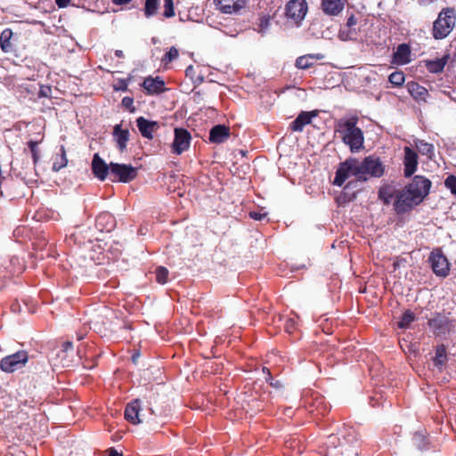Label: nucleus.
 <instances>
[{
	"label": "nucleus",
	"instance_id": "f257e3e1",
	"mask_svg": "<svg viewBox=\"0 0 456 456\" xmlns=\"http://www.w3.org/2000/svg\"><path fill=\"white\" fill-rule=\"evenodd\" d=\"M431 182L422 176L415 175L412 181L396 196L395 208L397 212H405L415 205L420 203L428 194Z\"/></svg>",
	"mask_w": 456,
	"mask_h": 456
},
{
	"label": "nucleus",
	"instance_id": "f03ea898",
	"mask_svg": "<svg viewBox=\"0 0 456 456\" xmlns=\"http://www.w3.org/2000/svg\"><path fill=\"white\" fill-rule=\"evenodd\" d=\"M358 118L351 117L340 119L337 124V132L339 134L344 143L348 145L352 151H357L363 146V134L356 126Z\"/></svg>",
	"mask_w": 456,
	"mask_h": 456
},
{
	"label": "nucleus",
	"instance_id": "7ed1b4c3",
	"mask_svg": "<svg viewBox=\"0 0 456 456\" xmlns=\"http://www.w3.org/2000/svg\"><path fill=\"white\" fill-rule=\"evenodd\" d=\"M354 169L358 171V180L366 181L369 177H380L384 173V167L379 158L370 156L362 161L356 159Z\"/></svg>",
	"mask_w": 456,
	"mask_h": 456
},
{
	"label": "nucleus",
	"instance_id": "20e7f679",
	"mask_svg": "<svg viewBox=\"0 0 456 456\" xmlns=\"http://www.w3.org/2000/svg\"><path fill=\"white\" fill-rule=\"evenodd\" d=\"M455 24L454 11L452 9L443 10L433 26V36L436 39L446 37Z\"/></svg>",
	"mask_w": 456,
	"mask_h": 456
},
{
	"label": "nucleus",
	"instance_id": "39448f33",
	"mask_svg": "<svg viewBox=\"0 0 456 456\" xmlns=\"http://www.w3.org/2000/svg\"><path fill=\"white\" fill-rule=\"evenodd\" d=\"M26 351H19L15 354L4 357L0 362V369L7 373L14 372L21 369L28 362Z\"/></svg>",
	"mask_w": 456,
	"mask_h": 456
},
{
	"label": "nucleus",
	"instance_id": "423d86ee",
	"mask_svg": "<svg viewBox=\"0 0 456 456\" xmlns=\"http://www.w3.org/2000/svg\"><path fill=\"white\" fill-rule=\"evenodd\" d=\"M428 262L436 276L444 278L449 274V262L440 249H435L430 253Z\"/></svg>",
	"mask_w": 456,
	"mask_h": 456
},
{
	"label": "nucleus",
	"instance_id": "0eeeda50",
	"mask_svg": "<svg viewBox=\"0 0 456 456\" xmlns=\"http://www.w3.org/2000/svg\"><path fill=\"white\" fill-rule=\"evenodd\" d=\"M307 3L305 0H291L286 5V16L297 25L305 17Z\"/></svg>",
	"mask_w": 456,
	"mask_h": 456
},
{
	"label": "nucleus",
	"instance_id": "6e6552de",
	"mask_svg": "<svg viewBox=\"0 0 456 456\" xmlns=\"http://www.w3.org/2000/svg\"><path fill=\"white\" fill-rule=\"evenodd\" d=\"M356 164L355 159H350L340 164L338 167L333 183L337 186H342L344 183L351 176L358 180V171L354 166Z\"/></svg>",
	"mask_w": 456,
	"mask_h": 456
},
{
	"label": "nucleus",
	"instance_id": "1a4fd4ad",
	"mask_svg": "<svg viewBox=\"0 0 456 456\" xmlns=\"http://www.w3.org/2000/svg\"><path fill=\"white\" fill-rule=\"evenodd\" d=\"M110 175L118 182L128 183L135 178L137 170L131 165L110 163Z\"/></svg>",
	"mask_w": 456,
	"mask_h": 456
},
{
	"label": "nucleus",
	"instance_id": "9d476101",
	"mask_svg": "<svg viewBox=\"0 0 456 456\" xmlns=\"http://www.w3.org/2000/svg\"><path fill=\"white\" fill-rule=\"evenodd\" d=\"M174 134L175 138L172 143V151L173 153L180 155L189 149L191 136L184 128H175Z\"/></svg>",
	"mask_w": 456,
	"mask_h": 456
},
{
	"label": "nucleus",
	"instance_id": "9b49d317",
	"mask_svg": "<svg viewBox=\"0 0 456 456\" xmlns=\"http://www.w3.org/2000/svg\"><path fill=\"white\" fill-rule=\"evenodd\" d=\"M403 151L404 175L406 177H410L415 173L417 169L418 154L414 150L408 146L404 147Z\"/></svg>",
	"mask_w": 456,
	"mask_h": 456
},
{
	"label": "nucleus",
	"instance_id": "f8f14e48",
	"mask_svg": "<svg viewBox=\"0 0 456 456\" xmlns=\"http://www.w3.org/2000/svg\"><path fill=\"white\" fill-rule=\"evenodd\" d=\"M92 170L96 178L104 181L108 174H110V165L109 166L98 153H95L92 160Z\"/></svg>",
	"mask_w": 456,
	"mask_h": 456
},
{
	"label": "nucleus",
	"instance_id": "ddd939ff",
	"mask_svg": "<svg viewBox=\"0 0 456 456\" xmlns=\"http://www.w3.org/2000/svg\"><path fill=\"white\" fill-rule=\"evenodd\" d=\"M217 8L224 13L232 14L246 5V0H215Z\"/></svg>",
	"mask_w": 456,
	"mask_h": 456
},
{
	"label": "nucleus",
	"instance_id": "4468645a",
	"mask_svg": "<svg viewBox=\"0 0 456 456\" xmlns=\"http://www.w3.org/2000/svg\"><path fill=\"white\" fill-rule=\"evenodd\" d=\"M136 125L141 134L147 139H152L154 133L159 128L157 121L148 120L143 117L136 119Z\"/></svg>",
	"mask_w": 456,
	"mask_h": 456
},
{
	"label": "nucleus",
	"instance_id": "2eb2a0df",
	"mask_svg": "<svg viewBox=\"0 0 456 456\" xmlns=\"http://www.w3.org/2000/svg\"><path fill=\"white\" fill-rule=\"evenodd\" d=\"M429 327L436 335L445 334L451 330L450 320L447 316L436 314L428 321Z\"/></svg>",
	"mask_w": 456,
	"mask_h": 456
},
{
	"label": "nucleus",
	"instance_id": "dca6fc26",
	"mask_svg": "<svg viewBox=\"0 0 456 456\" xmlns=\"http://www.w3.org/2000/svg\"><path fill=\"white\" fill-rule=\"evenodd\" d=\"M141 401L135 399L128 403L125 410V418L130 423L136 425L142 422L141 419Z\"/></svg>",
	"mask_w": 456,
	"mask_h": 456
},
{
	"label": "nucleus",
	"instance_id": "f3484780",
	"mask_svg": "<svg viewBox=\"0 0 456 456\" xmlns=\"http://www.w3.org/2000/svg\"><path fill=\"white\" fill-rule=\"evenodd\" d=\"M230 137V129L224 125H216L209 132V141L213 143H223Z\"/></svg>",
	"mask_w": 456,
	"mask_h": 456
},
{
	"label": "nucleus",
	"instance_id": "a211bd4d",
	"mask_svg": "<svg viewBox=\"0 0 456 456\" xmlns=\"http://www.w3.org/2000/svg\"><path fill=\"white\" fill-rule=\"evenodd\" d=\"M411 49L406 44H401L397 46L393 55V62L397 65H404L409 63L411 59Z\"/></svg>",
	"mask_w": 456,
	"mask_h": 456
},
{
	"label": "nucleus",
	"instance_id": "6ab92c4d",
	"mask_svg": "<svg viewBox=\"0 0 456 456\" xmlns=\"http://www.w3.org/2000/svg\"><path fill=\"white\" fill-rule=\"evenodd\" d=\"M316 114L314 112H301L297 118L291 122L290 128L294 132H302L304 126L311 123L312 118L315 117Z\"/></svg>",
	"mask_w": 456,
	"mask_h": 456
},
{
	"label": "nucleus",
	"instance_id": "aec40b11",
	"mask_svg": "<svg viewBox=\"0 0 456 456\" xmlns=\"http://www.w3.org/2000/svg\"><path fill=\"white\" fill-rule=\"evenodd\" d=\"M345 0H322V11L329 15H337L344 8Z\"/></svg>",
	"mask_w": 456,
	"mask_h": 456
},
{
	"label": "nucleus",
	"instance_id": "412c9836",
	"mask_svg": "<svg viewBox=\"0 0 456 456\" xmlns=\"http://www.w3.org/2000/svg\"><path fill=\"white\" fill-rule=\"evenodd\" d=\"M129 135L128 129H122L121 125H116L114 126L113 136L121 151L126 149V143L129 141Z\"/></svg>",
	"mask_w": 456,
	"mask_h": 456
},
{
	"label": "nucleus",
	"instance_id": "4be33fe9",
	"mask_svg": "<svg viewBox=\"0 0 456 456\" xmlns=\"http://www.w3.org/2000/svg\"><path fill=\"white\" fill-rule=\"evenodd\" d=\"M164 86V81L161 80L159 77H146L143 80L142 87L149 93V94H157L162 91Z\"/></svg>",
	"mask_w": 456,
	"mask_h": 456
},
{
	"label": "nucleus",
	"instance_id": "5701e85b",
	"mask_svg": "<svg viewBox=\"0 0 456 456\" xmlns=\"http://www.w3.org/2000/svg\"><path fill=\"white\" fill-rule=\"evenodd\" d=\"M323 58L322 54H307L300 56L296 60V67L300 69H306L314 65V63Z\"/></svg>",
	"mask_w": 456,
	"mask_h": 456
},
{
	"label": "nucleus",
	"instance_id": "b1692460",
	"mask_svg": "<svg viewBox=\"0 0 456 456\" xmlns=\"http://www.w3.org/2000/svg\"><path fill=\"white\" fill-rule=\"evenodd\" d=\"M96 225L110 232L114 227L113 216L109 213H102L96 218Z\"/></svg>",
	"mask_w": 456,
	"mask_h": 456
},
{
	"label": "nucleus",
	"instance_id": "393cba45",
	"mask_svg": "<svg viewBox=\"0 0 456 456\" xmlns=\"http://www.w3.org/2000/svg\"><path fill=\"white\" fill-rule=\"evenodd\" d=\"M433 361L435 366L441 371L447 362L446 349L444 345L436 347V356Z\"/></svg>",
	"mask_w": 456,
	"mask_h": 456
},
{
	"label": "nucleus",
	"instance_id": "a878e982",
	"mask_svg": "<svg viewBox=\"0 0 456 456\" xmlns=\"http://www.w3.org/2000/svg\"><path fill=\"white\" fill-rule=\"evenodd\" d=\"M414 146L420 154L427 156L428 159H432L434 155L433 144L423 140L416 139L414 140Z\"/></svg>",
	"mask_w": 456,
	"mask_h": 456
},
{
	"label": "nucleus",
	"instance_id": "bb28decb",
	"mask_svg": "<svg viewBox=\"0 0 456 456\" xmlns=\"http://www.w3.org/2000/svg\"><path fill=\"white\" fill-rule=\"evenodd\" d=\"M447 62V57L436 59L435 61H428L427 67L430 72L439 73L441 72Z\"/></svg>",
	"mask_w": 456,
	"mask_h": 456
},
{
	"label": "nucleus",
	"instance_id": "cd10ccee",
	"mask_svg": "<svg viewBox=\"0 0 456 456\" xmlns=\"http://www.w3.org/2000/svg\"><path fill=\"white\" fill-rule=\"evenodd\" d=\"M68 159L66 157V151L63 146L61 147V155L57 156L53 164V170L54 172L60 171L61 168L66 167Z\"/></svg>",
	"mask_w": 456,
	"mask_h": 456
},
{
	"label": "nucleus",
	"instance_id": "c85d7f7f",
	"mask_svg": "<svg viewBox=\"0 0 456 456\" xmlns=\"http://www.w3.org/2000/svg\"><path fill=\"white\" fill-rule=\"evenodd\" d=\"M409 92L413 97L419 99H424L425 95L428 94L425 87L415 83L409 86Z\"/></svg>",
	"mask_w": 456,
	"mask_h": 456
},
{
	"label": "nucleus",
	"instance_id": "c756f323",
	"mask_svg": "<svg viewBox=\"0 0 456 456\" xmlns=\"http://www.w3.org/2000/svg\"><path fill=\"white\" fill-rule=\"evenodd\" d=\"M159 8V0H145L144 14L147 18L153 16Z\"/></svg>",
	"mask_w": 456,
	"mask_h": 456
},
{
	"label": "nucleus",
	"instance_id": "7c9ffc66",
	"mask_svg": "<svg viewBox=\"0 0 456 456\" xmlns=\"http://www.w3.org/2000/svg\"><path fill=\"white\" fill-rule=\"evenodd\" d=\"M156 281L159 284H166L168 279V270L164 266H159L155 271Z\"/></svg>",
	"mask_w": 456,
	"mask_h": 456
},
{
	"label": "nucleus",
	"instance_id": "2f4dec72",
	"mask_svg": "<svg viewBox=\"0 0 456 456\" xmlns=\"http://www.w3.org/2000/svg\"><path fill=\"white\" fill-rule=\"evenodd\" d=\"M11 36H12V32L7 29L3 31V33L1 34L0 45H1V48L4 52H9L11 49V42H10Z\"/></svg>",
	"mask_w": 456,
	"mask_h": 456
},
{
	"label": "nucleus",
	"instance_id": "473e14b6",
	"mask_svg": "<svg viewBox=\"0 0 456 456\" xmlns=\"http://www.w3.org/2000/svg\"><path fill=\"white\" fill-rule=\"evenodd\" d=\"M388 80L392 85L400 86L404 83V75L402 71H395L389 75Z\"/></svg>",
	"mask_w": 456,
	"mask_h": 456
},
{
	"label": "nucleus",
	"instance_id": "72a5a7b5",
	"mask_svg": "<svg viewBox=\"0 0 456 456\" xmlns=\"http://www.w3.org/2000/svg\"><path fill=\"white\" fill-rule=\"evenodd\" d=\"M270 16L269 15H262L259 17L258 19V22H257V31L259 33H265L266 30L269 28L270 27Z\"/></svg>",
	"mask_w": 456,
	"mask_h": 456
},
{
	"label": "nucleus",
	"instance_id": "f704fd0d",
	"mask_svg": "<svg viewBox=\"0 0 456 456\" xmlns=\"http://www.w3.org/2000/svg\"><path fill=\"white\" fill-rule=\"evenodd\" d=\"M414 444L420 450H423L427 447L428 442L426 439V435L423 432H417L413 436Z\"/></svg>",
	"mask_w": 456,
	"mask_h": 456
},
{
	"label": "nucleus",
	"instance_id": "c9c22d12",
	"mask_svg": "<svg viewBox=\"0 0 456 456\" xmlns=\"http://www.w3.org/2000/svg\"><path fill=\"white\" fill-rule=\"evenodd\" d=\"M414 321V314L407 311L403 314L401 321L398 322V327L401 329H406Z\"/></svg>",
	"mask_w": 456,
	"mask_h": 456
},
{
	"label": "nucleus",
	"instance_id": "e433bc0d",
	"mask_svg": "<svg viewBox=\"0 0 456 456\" xmlns=\"http://www.w3.org/2000/svg\"><path fill=\"white\" fill-rule=\"evenodd\" d=\"M166 18H171L175 15L173 0H164V13Z\"/></svg>",
	"mask_w": 456,
	"mask_h": 456
},
{
	"label": "nucleus",
	"instance_id": "4c0bfd02",
	"mask_svg": "<svg viewBox=\"0 0 456 456\" xmlns=\"http://www.w3.org/2000/svg\"><path fill=\"white\" fill-rule=\"evenodd\" d=\"M178 50L175 46H172L169 49V51L165 54L164 58L162 59V61L166 64L169 63L175 60L178 57Z\"/></svg>",
	"mask_w": 456,
	"mask_h": 456
},
{
	"label": "nucleus",
	"instance_id": "58836bf2",
	"mask_svg": "<svg viewBox=\"0 0 456 456\" xmlns=\"http://www.w3.org/2000/svg\"><path fill=\"white\" fill-rule=\"evenodd\" d=\"M263 372L266 373L267 376L265 377V379L267 382H269L270 386H272L274 388H281L282 387L281 383L279 380H274L273 377L271 376V373L269 370L265 367L263 368Z\"/></svg>",
	"mask_w": 456,
	"mask_h": 456
},
{
	"label": "nucleus",
	"instance_id": "ea45409f",
	"mask_svg": "<svg viewBox=\"0 0 456 456\" xmlns=\"http://www.w3.org/2000/svg\"><path fill=\"white\" fill-rule=\"evenodd\" d=\"M445 186L452 191V193L456 195V176L449 175L445 182Z\"/></svg>",
	"mask_w": 456,
	"mask_h": 456
},
{
	"label": "nucleus",
	"instance_id": "a19ab883",
	"mask_svg": "<svg viewBox=\"0 0 456 456\" xmlns=\"http://www.w3.org/2000/svg\"><path fill=\"white\" fill-rule=\"evenodd\" d=\"M50 94H51V87L43 86L40 87L38 95L40 97H48L50 95Z\"/></svg>",
	"mask_w": 456,
	"mask_h": 456
},
{
	"label": "nucleus",
	"instance_id": "79ce46f5",
	"mask_svg": "<svg viewBox=\"0 0 456 456\" xmlns=\"http://www.w3.org/2000/svg\"><path fill=\"white\" fill-rule=\"evenodd\" d=\"M249 216L251 218H253L255 220H263L264 218L266 217V213L252 211L249 213Z\"/></svg>",
	"mask_w": 456,
	"mask_h": 456
},
{
	"label": "nucleus",
	"instance_id": "37998d69",
	"mask_svg": "<svg viewBox=\"0 0 456 456\" xmlns=\"http://www.w3.org/2000/svg\"><path fill=\"white\" fill-rule=\"evenodd\" d=\"M68 354H61V351L57 354V356L61 359V363L62 366H69V361L66 359Z\"/></svg>",
	"mask_w": 456,
	"mask_h": 456
},
{
	"label": "nucleus",
	"instance_id": "c03bdc74",
	"mask_svg": "<svg viewBox=\"0 0 456 456\" xmlns=\"http://www.w3.org/2000/svg\"><path fill=\"white\" fill-rule=\"evenodd\" d=\"M134 100L131 97H124L122 100V104L124 107L129 109L133 106Z\"/></svg>",
	"mask_w": 456,
	"mask_h": 456
},
{
	"label": "nucleus",
	"instance_id": "a18cd8bd",
	"mask_svg": "<svg viewBox=\"0 0 456 456\" xmlns=\"http://www.w3.org/2000/svg\"><path fill=\"white\" fill-rule=\"evenodd\" d=\"M71 350H72V343L71 342H65L62 345V349L61 350V354H68Z\"/></svg>",
	"mask_w": 456,
	"mask_h": 456
},
{
	"label": "nucleus",
	"instance_id": "49530a36",
	"mask_svg": "<svg viewBox=\"0 0 456 456\" xmlns=\"http://www.w3.org/2000/svg\"><path fill=\"white\" fill-rule=\"evenodd\" d=\"M55 2L60 8H64L69 4V0H55Z\"/></svg>",
	"mask_w": 456,
	"mask_h": 456
},
{
	"label": "nucleus",
	"instance_id": "de8ad7c7",
	"mask_svg": "<svg viewBox=\"0 0 456 456\" xmlns=\"http://www.w3.org/2000/svg\"><path fill=\"white\" fill-rule=\"evenodd\" d=\"M356 22H357V20H356L355 17L352 15L347 19L346 24L348 27H352V26H354L356 24Z\"/></svg>",
	"mask_w": 456,
	"mask_h": 456
},
{
	"label": "nucleus",
	"instance_id": "09e8293b",
	"mask_svg": "<svg viewBox=\"0 0 456 456\" xmlns=\"http://www.w3.org/2000/svg\"><path fill=\"white\" fill-rule=\"evenodd\" d=\"M294 327V322L292 320H289L286 323V330L288 332H292V329Z\"/></svg>",
	"mask_w": 456,
	"mask_h": 456
},
{
	"label": "nucleus",
	"instance_id": "8fccbe9b",
	"mask_svg": "<svg viewBox=\"0 0 456 456\" xmlns=\"http://www.w3.org/2000/svg\"><path fill=\"white\" fill-rule=\"evenodd\" d=\"M131 1H132V0H112V2H113L115 4H118V5L127 4V3L131 2Z\"/></svg>",
	"mask_w": 456,
	"mask_h": 456
},
{
	"label": "nucleus",
	"instance_id": "3c124183",
	"mask_svg": "<svg viewBox=\"0 0 456 456\" xmlns=\"http://www.w3.org/2000/svg\"><path fill=\"white\" fill-rule=\"evenodd\" d=\"M186 76L188 77H191L193 75V72H194V68L192 66H189L187 69H186Z\"/></svg>",
	"mask_w": 456,
	"mask_h": 456
},
{
	"label": "nucleus",
	"instance_id": "603ef678",
	"mask_svg": "<svg viewBox=\"0 0 456 456\" xmlns=\"http://www.w3.org/2000/svg\"><path fill=\"white\" fill-rule=\"evenodd\" d=\"M339 37L342 40H347L349 38V37L344 31H340Z\"/></svg>",
	"mask_w": 456,
	"mask_h": 456
},
{
	"label": "nucleus",
	"instance_id": "864d4df0",
	"mask_svg": "<svg viewBox=\"0 0 456 456\" xmlns=\"http://www.w3.org/2000/svg\"><path fill=\"white\" fill-rule=\"evenodd\" d=\"M109 456H122L121 453H119L118 452H117L116 450H111L109 453Z\"/></svg>",
	"mask_w": 456,
	"mask_h": 456
},
{
	"label": "nucleus",
	"instance_id": "5fc2aeb1",
	"mask_svg": "<svg viewBox=\"0 0 456 456\" xmlns=\"http://www.w3.org/2000/svg\"><path fill=\"white\" fill-rule=\"evenodd\" d=\"M115 54H116V56H118V57H122V56H123V53H122V51H120V50H117V51L115 52Z\"/></svg>",
	"mask_w": 456,
	"mask_h": 456
},
{
	"label": "nucleus",
	"instance_id": "6e6d98bb",
	"mask_svg": "<svg viewBox=\"0 0 456 456\" xmlns=\"http://www.w3.org/2000/svg\"><path fill=\"white\" fill-rule=\"evenodd\" d=\"M431 1H432V0H419V3H420L421 4H429Z\"/></svg>",
	"mask_w": 456,
	"mask_h": 456
},
{
	"label": "nucleus",
	"instance_id": "4d7b16f0",
	"mask_svg": "<svg viewBox=\"0 0 456 456\" xmlns=\"http://www.w3.org/2000/svg\"><path fill=\"white\" fill-rule=\"evenodd\" d=\"M83 338V335L82 334H77V339L80 340Z\"/></svg>",
	"mask_w": 456,
	"mask_h": 456
},
{
	"label": "nucleus",
	"instance_id": "13d9d810",
	"mask_svg": "<svg viewBox=\"0 0 456 456\" xmlns=\"http://www.w3.org/2000/svg\"><path fill=\"white\" fill-rule=\"evenodd\" d=\"M135 359H137V356H133L134 362L135 361Z\"/></svg>",
	"mask_w": 456,
	"mask_h": 456
},
{
	"label": "nucleus",
	"instance_id": "bf43d9fd",
	"mask_svg": "<svg viewBox=\"0 0 456 456\" xmlns=\"http://www.w3.org/2000/svg\"><path fill=\"white\" fill-rule=\"evenodd\" d=\"M135 359H137V356H133L134 362L135 361Z\"/></svg>",
	"mask_w": 456,
	"mask_h": 456
}]
</instances>
